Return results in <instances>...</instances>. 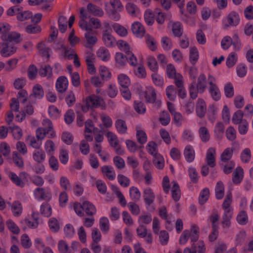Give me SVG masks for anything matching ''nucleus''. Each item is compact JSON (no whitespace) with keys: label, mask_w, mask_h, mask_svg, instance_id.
<instances>
[{"label":"nucleus","mask_w":253,"mask_h":253,"mask_svg":"<svg viewBox=\"0 0 253 253\" xmlns=\"http://www.w3.org/2000/svg\"><path fill=\"white\" fill-rule=\"evenodd\" d=\"M80 16L81 20L79 23V26L82 30L86 31L84 34V37L86 41L84 46L86 47L90 48L97 43L98 39L92 31V27L90 24H88L85 20L89 16L84 8L82 7L80 9Z\"/></svg>","instance_id":"1"},{"label":"nucleus","mask_w":253,"mask_h":253,"mask_svg":"<svg viewBox=\"0 0 253 253\" xmlns=\"http://www.w3.org/2000/svg\"><path fill=\"white\" fill-rule=\"evenodd\" d=\"M208 91L211 98L215 101L219 100L221 98V92L216 84V80L211 74L208 76Z\"/></svg>","instance_id":"2"},{"label":"nucleus","mask_w":253,"mask_h":253,"mask_svg":"<svg viewBox=\"0 0 253 253\" xmlns=\"http://www.w3.org/2000/svg\"><path fill=\"white\" fill-rule=\"evenodd\" d=\"M198 228L196 226H193L190 230H184L179 238V243L185 245L190 238L192 242L197 241L199 239Z\"/></svg>","instance_id":"3"},{"label":"nucleus","mask_w":253,"mask_h":253,"mask_svg":"<svg viewBox=\"0 0 253 253\" xmlns=\"http://www.w3.org/2000/svg\"><path fill=\"white\" fill-rule=\"evenodd\" d=\"M167 76L170 79L175 80V84L177 87H181L183 85V78L182 76L176 73L174 66L171 64H168L166 68Z\"/></svg>","instance_id":"4"},{"label":"nucleus","mask_w":253,"mask_h":253,"mask_svg":"<svg viewBox=\"0 0 253 253\" xmlns=\"http://www.w3.org/2000/svg\"><path fill=\"white\" fill-rule=\"evenodd\" d=\"M7 175L14 184L20 187H23L27 181V173L25 172H20L18 176L15 172L9 171L7 173Z\"/></svg>","instance_id":"5"},{"label":"nucleus","mask_w":253,"mask_h":253,"mask_svg":"<svg viewBox=\"0 0 253 253\" xmlns=\"http://www.w3.org/2000/svg\"><path fill=\"white\" fill-rule=\"evenodd\" d=\"M239 15L235 12H230L222 21L223 27L225 29L232 26H236L239 23Z\"/></svg>","instance_id":"6"},{"label":"nucleus","mask_w":253,"mask_h":253,"mask_svg":"<svg viewBox=\"0 0 253 253\" xmlns=\"http://www.w3.org/2000/svg\"><path fill=\"white\" fill-rule=\"evenodd\" d=\"M16 46L11 43H0V53L3 57H8L16 51Z\"/></svg>","instance_id":"7"},{"label":"nucleus","mask_w":253,"mask_h":253,"mask_svg":"<svg viewBox=\"0 0 253 253\" xmlns=\"http://www.w3.org/2000/svg\"><path fill=\"white\" fill-rule=\"evenodd\" d=\"M216 149L211 147L208 148L206 152L205 161L211 168H213L216 165Z\"/></svg>","instance_id":"8"},{"label":"nucleus","mask_w":253,"mask_h":253,"mask_svg":"<svg viewBox=\"0 0 253 253\" xmlns=\"http://www.w3.org/2000/svg\"><path fill=\"white\" fill-rule=\"evenodd\" d=\"M33 195L35 199L38 201L43 200L49 201L51 198V195L46 193L43 188L38 187L33 191Z\"/></svg>","instance_id":"9"},{"label":"nucleus","mask_w":253,"mask_h":253,"mask_svg":"<svg viewBox=\"0 0 253 253\" xmlns=\"http://www.w3.org/2000/svg\"><path fill=\"white\" fill-rule=\"evenodd\" d=\"M208 84V81L206 76L204 73L200 74L197 78L196 84V87L199 93L202 94L205 91Z\"/></svg>","instance_id":"10"},{"label":"nucleus","mask_w":253,"mask_h":253,"mask_svg":"<svg viewBox=\"0 0 253 253\" xmlns=\"http://www.w3.org/2000/svg\"><path fill=\"white\" fill-rule=\"evenodd\" d=\"M86 103L89 105L90 108H97L100 106L103 103V99L97 95L92 94L86 98Z\"/></svg>","instance_id":"11"},{"label":"nucleus","mask_w":253,"mask_h":253,"mask_svg":"<svg viewBox=\"0 0 253 253\" xmlns=\"http://www.w3.org/2000/svg\"><path fill=\"white\" fill-rule=\"evenodd\" d=\"M143 198L147 206L151 205L155 200V196L150 188L147 187L143 190Z\"/></svg>","instance_id":"12"},{"label":"nucleus","mask_w":253,"mask_h":253,"mask_svg":"<svg viewBox=\"0 0 253 253\" xmlns=\"http://www.w3.org/2000/svg\"><path fill=\"white\" fill-rule=\"evenodd\" d=\"M131 31L133 34L138 38L143 37L145 33L144 26L139 22H135L132 24Z\"/></svg>","instance_id":"13"},{"label":"nucleus","mask_w":253,"mask_h":253,"mask_svg":"<svg viewBox=\"0 0 253 253\" xmlns=\"http://www.w3.org/2000/svg\"><path fill=\"white\" fill-rule=\"evenodd\" d=\"M206 112L207 105L205 101L203 99H198L196 105L197 115L200 118H203L205 116Z\"/></svg>","instance_id":"14"},{"label":"nucleus","mask_w":253,"mask_h":253,"mask_svg":"<svg viewBox=\"0 0 253 253\" xmlns=\"http://www.w3.org/2000/svg\"><path fill=\"white\" fill-rule=\"evenodd\" d=\"M141 97H144L146 102L148 103H154L156 101V94L153 88H149L145 91L140 93Z\"/></svg>","instance_id":"15"},{"label":"nucleus","mask_w":253,"mask_h":253,"mask_svg":"<svg viewBox=\"0 0 253 253\" xmlns=\"http://www.w3.org/2000/svg\"><path fill=\"white\" fill-rule=\"evenodd\" d=\"M10 208L13 215L14 216H19L22 213L23 207L21 203L18 201H15L12 203H7Z\"/></svg>","instance_id":"16"},{"label":"nucleus","mask_w":253,"mask_h":253,"mask_svg":"<svg viewBox=\"0 0 253 253\" xmlns=\"http://www.w3.org/2000/svg\"><path fill=\"white\" fill-rule=\"evenodd\" d=\"M68 86V80L64 76H61L58 78L56 83V88L57 90L60 93L65 92Z\"/></svg>","instance_id":"17"},{"label":"nucleus","mask_w":253,"mask_h":253,"mask_svg":"<svg viewBox=\"0 0 253 253\" xmlns=\"http://www.w3.org/2000/svg\"><path fill=\"white\" fill-rule=\"evenodd\" d=\"M95 57L93 54L90 53L85 57V61L87 66V70L89 74H94L96 73V68L94 65Z\"/></svg>","instance_id":"18"},{"label":"nucleus","mask_w":253,"mask_h":253,"mask_svg":"<svg viewBox=\"0 0 253 253\" xmlns=\"http://www.w3.org/2000/svg\"><path fill=\"white\" fill-rule=\"evenodd\" d=\"M232 203V195L231 193H228L223 201L222 207L224 212H233V208L231 206Z\"/></svg>","instance_id":"19"},{"label":"nucleus","mask_w":253,"mask_h":253,"mask_svg":"<svg viewBox=\"0 0 253 253\" xmlns=\"http://www.w3.org/2000/svg\"><path fill=\"white\" fill-rule=\"evenodd\" d=\"M97 57L102 61L107 62L110 60L111 55L108 49L105 47H100L96 51Z\"/></svg>","instance_id":"20"},{"label":"nucleus","mask_w":253,"mask_h":253,"mask_svg":"<svg viewBox=\"0 0 253 253\" xmlns=\"http://www.w3.org/2000/svg\"><path fill=\"white\" fill-rule=\"evenodd\" d=\"M102 40L104 44L107 47H113L115 44V39L107 31H105L103 32L102 35Z\"/></svg>","instance_id":"21"},{"label":"nucleus","mask_w":253,"mask_h":253,"mask_svg":"<svg viewBox=\"0 0 253 253\" xmlns=\"http://www.w3.org/2000/svg\"><path fill=\"white\" fill-rule=\"evenodd\" d=\"M126 9L128 14L131 17H137L140 14L139 8L133 3H127L126 5Z\"/></svg>","instance_id":"22"},{"label":"nucleus","mask_w":253,"mask_h":253,"mask_svg":"<svg viewBox=\"0 0 253 253\" xmlns=\"http://www.w3.org/2000/svg\"><path fill=\"white\" fill-rule=\"evenodd\" d=\"M184 156L187 162L191 163L194 161L195 153L192 146L187 145L185 147L184 150Z\"/></svg>","instance_id":"23"},{"label":"nucleus","mask_w":253,"mask_h":253,"mask_svg":"<svg viewBox=\"0 0 253 253\" xmlns=\"http://www.w3.org/2000/svg\"><path fill=\"white\" fill-rule=\"evenodd\" d=\"M244 176L243 169L240 167H237L233 173L232 181L234 184H238L242 181Z\"/></svg>","instance_id":"24"},{"label":"nucleus","mask_w":253,"mask_h":253,"mask_svg":"<svg viewBox=\"0 0 253 253\" xmlns=\"http://www.w3.org/2000/svg\"><path fill=\"white\" fill-rule=\"evenodd\" d=\"M32 157L36 162L41 164L45 160L46 154L42 150L39 149L33 152Z\"/></svg>","instance_id":"25"},{"label":"nucleus","mask_w":253,"mask_h":253,"mask_svg":"<svg viewBox=\"0 0 253 253\" xmlns=\"http://www.w3.org/2000/svg\"><path fill=\"white\" fill-rule=\"evenodd\" d=\"M171 193L172 198L174 201H178L180 199L181 196L179 185L178 183L174 181L171 182Z\"/></svg>","instance_id":"26"},{"label":"nucleus","mask_w":253,"mask_h":253,"mask_svg":"<svg viewBox=\"0 0 253 253\" xmlns=\"http://www.w3.org/2000/svg\"><path fill=\"white\" fill-rule=\"evenodd\" d=\"M56 148L54 143L51 140H47L44 144V150L49 156L54 155Z\"/></svg>","instance_id":"27"},{"label":"nucleus","mask_w":253,"mask_h":253,"mask_svg":"<svg viewBox=\"0 0 253 253\" xmlns=\"http://www.w3.org/2000/svg\"><path fill=\"white\" fill-rule=\"evenodd\" d=\"M87 9L89 13L94 16H102L104 14V12L101 8L91 3L87 4Z\"/></svg>","instance_id":"28"},{"label":"nucleus","mask_w":253,"mask_h":253,"mask_svg":"<svg viewBox=\"0 0 253 253\" xmlns=\"http://www.w3.org/2000/svg\"><path fill=\"white\" fill-rule=\"evenodd\" d=\"M44 96V91L42 86L39 84H35L33 87L32 93L30 97H33L36 99H41Z\"/></svg>","instance_id":"29"},{"label":"nucleus","mask_w":253,"mask_h":253,"mask_svg":"<svg viewBox=\"0 0 253 253\" xmlns=\"http://www.w3.org/2000/svg\"><path fill=\"white\" fill-rule=\"evenodd\" d=\"M101 171L109 180H113L116 177V173L112 167L104 166L101 168Z\"/></svg>","instance_id":"30"},{"label":"nucleus","mask_w":253,"mask_h":253,"mask_svg":"<svg viewBox=\"0 0 253 253\" xmlns=\"http://www.w3.org/2000/svg\"><path fill=\"white\" fill-rule=\"evenodd\" d=\"M198 133L202 142H207L210 140V133L207 127L204 126L200 127L199 129Z\"/></svg>","instance_id":"31"},{"label":"nucleus","mask_w":253,"mask_h":253,"mask_svg":"<svg viewBox=\"0 0 253 253\" xmlns=\"http://www.w3.org/2000/svg\"><path fill=\"white\" fill-rule=\"evenodd\" d=\"M99 73L102 80L108 81L112 77L111 72L106 66H100L99 68Z\"/></svg>","instance_id":"32"},{"label":"nucleus","mask_w":253,"mask_h":253,"mask_svg":"<svg viewBox=\"0 0 253 253\" xmlns=\"http://www.w3.org/2000/svg\"><path fill=\"white\" fill-rule=\"evenodd\" d=\"M119 84L122 87H128L130 84V80L129 77L125 74H120L117 77Z\"/></svg>","instance_id":"33"},{"label":"nucleus","mask_w":253,"mask_h":253,"mask_svg":"<svg viewBox=\"0 0 253 253\" xmlns=\"http://www.w3.org/2000/svg\"><path fill=\"white\" fill-rule=\"evenodd\" d=\"M199 57L198 50L195 46L190 47L189 49L190 61L192 64H195Z\"/></svg>","instance_id":"34"},{"label":"nucleus","mask_w":253,"mask_h":253,"mask_svg":"<svg viewBox=\"0 0 253 253\" xmlns=\"http://www.w3.org/2000/svg\"><path fill=\"white\" fill-rule=\"evenodd\" d=\"M11 30V26L7 22H0V34L1 35V39H5V37Z\"/></svg>","instance_id":"35"},{"label":"nucleus","mask_w":253,"mask_h":253,"mask_svg":"<svg viewBox=\"0 0 253 253\" xmlns=\"http://www.w3.org/2000/svg\"><path fill=\"white\" fill-rule=\"evenodd\" d=\"M112 28L115 32L121 37H126L127 35V29L118 23L114 24L112 25Z\"/></svg>","instance_id":"36"},{"label":"nucleus","mask_w":253,"mask_h":253,"mask_svg":"<svg viewBox=\"0 0 253 253\" xmlns=\"http://www.w3.org/2000/svg\"><path fill=\"white\" fill-rule=\"evenodd\" d=\"M215 197L217 199H221L224 195V187L221 181H218L215 188Z\"/></svg>","instance_id":"37"},{"label":"nucleus","mask_w":253,"mask_h":253,"mask_svg":"<svg viewBox=\"0 0 253 253\" xmlns=\"http://www.w3.org/2000/svg\"><path fill=\"white\" fill-rule=\"evenodd\" d=\"M41 213L45 217H49L52 214V208L47 203H42L40 208Z\"/></svg>","instance_id":"38"},{"label":"nucleus","mask_w":253,"mask_h":253,"mask_svg":"<svg viewBox=\"0 0 253 253\" xmlns=\"http://www.w3.org/2000/svg\"><path fill=\"white\" fill-rule=\"evenodd\" d=\"M129 194L131 199L135 202L139 201L141 197L139 190L135 186H132L129 188Z\"/></svg>","instance_id":"39"},{"label":"nucleus","mask_w":253,"mask_h":253,"mask_svg":"<svg viewBox=\"0 0 253 253\" xmlns=\"http://www.w3.org/2000/svg\"><path fill=\"white\" fill-rule=\"evenodd\" d=\"M101 120L102 124L100 125V128L102 129L103 127L106 128H109L112 127L113 122L112 119L108 115L103 114L101 116Z\"/></svg>","instance_id":"40"},{"label":"nucleus","mask_w":253,"mask_h":253,"mask_svg":"<svg viewBox=\"0 0 253 253\" xmlns=\"http://www.w3.org/2000/svg\"><path fill=\"white\" fill-rule=\"evenodd\" d=\"M3 40L9 42H14L18 43L21 40L20 35L18 33L15 32H9L6 35V37H5V39Z\"/></svg>","instance_id":"41"},{"label":"nucleus","mask_w":253,"mask_h":253,"mask_svg":"<svg viewBox=\"0 0 253 253\" xmlns=\"http://www.w3.org/2000/svg\"><path fill=\"white\" fill-rule=\"evenodd\" d=\"M115 60L119 67H124L127 63V58L121 52H117L115 55Z\"/></svg>","instance_id":"42"},{"label":"nucleus","mask_w":253,"mask_h":253,"mask_svg":"<svg viewBox=\"0 0 253 253\" xmlns=\"http://www.w3.org/2000/svg\"><path fill=\"white\" fill-rule=\"evenodd\" d=\"M233 212H223L222 215V226L224 228H228L231 224V219L232 217Z\"/></svg>","instance_id":"43"},{"label":"nucleus","mask_w":253,"mask_h":253,"mask_svg":"<svg viewBox=\"0 0 253 253\" xmlns=\"http://www.w3.org/2000/svg\"><path fill=\"white\" fill-rule=\"evenodd\" d=\"M42 124L44 129L50 132L49 138H54L56 136L55 132L53 130V126L51 122L48 119H44Z\"/></svg>","instance_id":"44"},{"label":"nucleus","mask_w":253,"mask_h":253,"mask_svg":"<svg viewBox=\"0 0 253 253\" xmlns=\"http://www.w3.org/2000/svg\"><path fill=\"white\" fill-rule=\"evenodd\" d=\"M37 214L33 213L32 217L34 218V220H31L29 219L26 218L23 220V222L28 227L31 228H36L38 227L39 225V222L38 221V218L37 217Z\"/></svg>","instance_id":"45"},{"label":"nucleus","mask_w":253,"mask_h":253,"mask_svg":"<svg viewBox=\"0 0 253 253\" xmlns=\"http://www.w3.org/2000/svg\"><path fill=\"white\" fill-rule=\"evenodd\" d=\"M233 152V149L232 148L229 147L226 148L220 155V160L223 162H228L232 158Z\"/></svg>","instance_id":"46"},{"label":"nucleus","mask_w":253,"mask_h":253,"mask_svg":"<svg viewBox=\"0 0 253 253\" xmlns=\"http://www.w3.org/2000/svg\"><path fill=\"white\" fill-rule=\"evenodd\" d=\"M171 30L172 33L175 37H180L182 34V28L181 24L180 22L171 23Z\"/></svg>","instance_id":"47"},{"label":"nucleus","mask_w":253,"mask_h":253,"mask_svg":"<svg viewBox=\"0 0 253 253\" xmlns=\"http://www.w3.org/2000/svg\"><path fill=\"white\" fill-rule=\"evenodd\" d=\"M84 211L88 215H93L96 212L95 206L88 201H85L84 202Z\"/></svg>","instance_id":"48"},{"label":"nucleus","mask_w":253,"mask_h":253,"mask_svg":"<svg viewBox=\"0 0 253 253\" xmlns=\"http://www.w3.org/2000/svg\"><path fill=\"white\" fill-rule=\"evenodd\" d=\"M37 48L42 56L48 58L51 50L50 48L46 47L43 42H40L37 45Z\"/></svg>","instance_id":"49"},{"label":"nucleus","mask_w":253,"mask_h":253,"mask_svg":"<svg viewBox=\"0 0 253 253\" xmlns=\"http://www.w3.org/2000/svg\"><path fill=\"white\" fill-rule=\"evenodd\" d=\"M138 126H136V137L137 141L141 144L145 143L147 140V136L145 132L139 129Z\"/></svg>","instance_id":"50"},{"label":"nucleus","mask_w":253,"mask_h":253,"mask_svg":"<svg viewBox=\"0 0 253 253\" xmlns=\"http://www.w3.org/2000/svg\"><path fill=\"white\" fill-rule=\"evenodd\" d=\"M224 132V126L223 123L221 122L217 123L214 129L215 136L218 138H221L223 135Z\"/></svg>","instance_id":"51"},{"label":"nucleus","mask_w":253,"mask_h":253,"mask_svg":"<svg viewBox=\"0 0 253 253\" xmlns=\"http://www.w3.org/2000/svg\"><path fill=\"white\" fill-rule=\"evenodd\" d=\"M115 126L118 132L121 134L126 133L127 130V126L126 122L121 119L118 120L115 123Z\"/></svg>","instance_id":"52"},{"label":"nucleus","mask_w":253,"mask_h":253,"mask_svg":"<svg viewBox=\"0 0 253 253\" xmlns=\"http://www.w3.org/2000/svg\"><path fill=\"white\" fill-rule=\"evenodd\" d=\"M106 135L108 138L110 145L112 147L118 146L119 140L117 135L115 133L109 131L106 133Z\"/></svg>","instance_id":"53"},{"label":"nucleus","mask_w":253,"mask_h":253,"mask_svg":"<svg viewBox=\"0 0 253 253\" xmlns=\"http://www.w3.org/2000/svg\"><path fill=\"white\" fill-rule=\"evenodd\" d=\"M146 149L149 153L154 157L160 154L158 153V146L157 144L153 141L149 142L147 144Z\"/></svg>","instance_id":"54"},{"label":"nucleus","mask_w":253,"mask_h":253,"mask_svg":"<svg viewBox=\"0 0 253 253\" xmlns=\"http://www.w3.org/2000/svg\"><path fill=\"white\" fill-rule=\"evenodd\" d=\"M154 14L150 9H147L145 11L144 17L146 23L151 26L154 22Z\"/></svg>","instance_id":"55"},{"label":"nucleus","mask_w":253,"mask_h":253,"mask_svg":"<svg viewBox=\"0 0 253 253\" xmlns=\"http://www.w3.org/2000/svg\"><path fill=\"white\" fill-rule=\"evenodd\" d=\"M48 226L52 232H57L60 229V224L58 220L54 217L51 218L48 221Z\"/></svg>","instance_id":"56"},{"label":"nucleus","mask_w":253,"mask_h":253,"mask_svg":"<svg viewBox=\"0 0 253 253\" xmlns=\"http://www.w3.org/2000/svg\"><path fill=\"white\" fill-rule=\"evenodd\" d=\"M59 159L62 164L66 165L69 161V151L66 149L61 148Z\"/></svg>","instance_id":"57"},{"label":"nucleus","mask_w":253,"mask_h":253,"mask_svg":"<svg viewBox=\"0 0 253 253\" xmlns=\"http://www.w3.org/2000/svg\"><path fill=\"white\" fill-rule=\"evenodd\" d=\"M145 41L147 45L150 49L152 51H154L156 49L157 42L153 37H151L149 35H147L145 36Z\"/></svg>","instance_id":"58"},{"label":"nucleus","mask_w":253,"mask_h":253,"mask_svg":"<svg viewBox=\"0 0 253 253\" xmlns=\"http://www.w3.org/2000/svg\"><path fill=\"white\" fill-rule=\"evenodd\" d=\"M244 113L241 110H238L233 115L232 121L233 124L238 125L242 123L243 120Z\"/></svg>","instance_id":"59"},{"label":"nucleus","mask_w":253,"mask_h":253,"mask_svg":"<svg viewBox=\"0 0 253 253\" xmlns=\"http://www.w3.org/2000/svg\"><path fill=\"white\" fill-rule=\"evenodd\" d=\"M237 54L235 52H231L226 59V65L228 67H232L237 61Z\"/></svg>","instance_id":"60"},{"label":"nucleus","mask_w":253,"mask_h":253,"mask_svg":"<svg viewBox=\"0 0 253 253\" xmlns=\"http://www.w3.org/2000/svg\"><path fill=\"white\" fill-rule=\"evenodd\" d=\"M152 80L153 83L158 86H163L164 84L163 77L156 72L151 75Z\"/></svg>","instance_id":"61"},{"label":"nucleus","mask_w":253,"mask_h":253,"mask_svg":"<svg viewBox=\"0 0 253 253\" xmlns=\"http://www.w3.org/2000/svg\"><path fill=\"white\" fill-rule=\"evenodd\" d=\"M210 196L209 190L208 188L203 189L200 192L199 202L201 205L204 204L209 199Z\"/></svg>","instance_id":"62"},{"label":"nucleus","mask_w":253,"mask_h":253,"mask_svg":"<svg viewBox=\"0 0 253 253\" xmlns=\"http://www.w3.org/2000/svg\"><path fill=\"white\" fill-rule=\"evenodd\" d=\"M99 226L103 232L107 233L109 230V221L106 217H102L100 219Z\"/></svg>","instance_id":"63"},{"label":"nucleus","mask_w":253,"mask_h":253,"mask_svg":"<svg viewBox=\"0 0 253 253\" xmlns=\"http://www.w3.org/2000/svg\"><path fill=\"white\" fill-rule=\"evenodd\" d=\"M192 248L194 249L196 253H206V246L205 243L202 241H199L197 244L193 243L192 244Z\"/></svg>","instance_id":"64"}]
</instances>
